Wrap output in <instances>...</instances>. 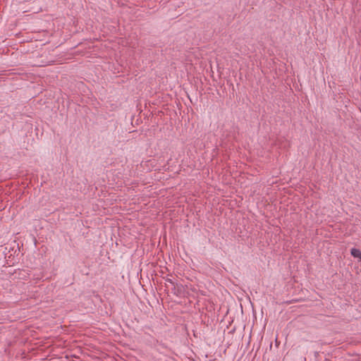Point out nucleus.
<instances>
[{
    "label": "nucleus",
    "instance_id": "1",
    "mask_svg": "<svg viewBox=\"0 0 361 361\" xmlns=\"http://www.w3.org/2000/svg\"><path fill=\"white\" fill-rule=\"evenodd\" d=\"M350 254L354 257L359 258L361 260V251L356 248H352L350 250Z\"/></svg>",
    "mask_w": 361,
    "mask_h": 361
},
{
    "label": "nucleus",
    "instance_id": "2",
    "mask_svg": "<svg viewBox=\"0 0 361 361\" xmlns=\"http://www.w3.org/2000/svg\"><path fill=\"white\" fill-rule=\"evenodd\" d=\"M166 282H168V283H170V284H171L172 286H173V287H174V290H176L175 283L173 281V280H172V279H166Z\"/></svg>",
    "mask_w": 361,
    "mask_h": 361
}]
</instances>
